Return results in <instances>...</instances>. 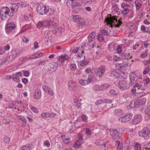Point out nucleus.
I'll list each match as a JSON object with an SVG mask.
<instances>
[{"label":"nucleus","instance_id":"52","mask_svg":"<svg viewBox=\"0 0 150 150\" xmlns=\"http://www.w3.org/2000/svg\"><path fill=\"white\" fill-rule=\"evenodd\" d=\"M121 6L122 8H125V7H130L129 5V4L125 3H122L121 4Z\"/></svg>","mask_w":150,"mask_h":150},{"label":"nucleus","instance_id":"20","mask_svg":"<svg viewBox=\"0 0 150 150\" xmlns=\"http://www.w3.org/2000/svg\"><path fill=\"white\" fill-rule=\"evenodd\" d=\"M69 58V57L67 54H64L60 56L58 58V60L59 62H63L65 60H67Z\"/></svg>","mask_w":150,"mask_h":150},{"label":"nucleus","instance_id":"29","mask_svg":"<svg viewBox=\"0 0 150 150\" xmlns=\"http://www.w3.org/2000/svg\"><path fill=\"white\" fill-rule=\"evenodd\" d=\"M32 145L27 144L25 145L22 146L21 147V150H29L32 148Z\"/></svg>","mask_w":150,"mask_h":150},{"label":"nucleus","instance_id":"2","mask_svg":"<svg viewBox=\"0 0 150 150\" xmlns=\"http://www.w3.org/2000/svg\"><path fill=\"white\" fill-rule=\"evenodd\" d=\"M106 69L105 67L103 65L96 67L94 69V71L96 76L99 78L102 77L105 74Z\"/></svg>","mask_w":150,"mask_h":150},{"label":"nucleus","instance_id":"38","mask_svg":"<svg viewBox=\"0 0 150 150\" xmlns=\"http://www.w3.org/2000/svg\"><path fill=\"white\" fill-rule=\"evenodd\" d=\"M24 19L28 21H30L31 19V16L29 14H25L24 16Z\"/></svg>","mask_w":150,"mask_h":150},{"label":"nucleus","instance_id":"37","mask_svg":"<svg viewBox=\"0 0 150 150\" xmlns=\"http://www.w3.org/2000/svg\"><path fill=\"white\" fill-rule=\"evenodd\" d=\"M44 21H40L37 24V26L38 28H42L44 27Z\"/></svg>","mask_w":150,"mask_h":150},{"label":"nucleus","instance_id":"13","mask_svg":"<svg viewBox=\"0 0 150 150\" xmlns=\"http://www.w3.org/2000/svg\"><path fill=\"white\" fill-rule=\"evenodd\" d=\"M133 114L132 113H127L123 117L119 119V120L121 122H126L131 119Z\"/></svg>","mask_w":150,"mask_h":150},{"label":"nucleus","instance_id":"56","mask_svg":"<svg viewBox=\"0 0 150 150\" xmlns=\"http://www.w3.org/2000/svg\"><path fill=\"white\" fill-rule=\"evenodd\" d=\"M118 143L117 149L118 150H122V144L120 143V142L118 141Z\"/></svg>","mask_w":150,"mask_h":150},{"label":"nucleus","instance_id":"54","mask_svg":"<svg viewBox=\"0 0 150 150\" xmlns=\"http://www.w3.org/2000/svg\"><path fill=\"white\" fill-rule=\"evenodd\" d=\"M96 34L94 32H92L90 34L89 37L91 38V39H93L96 36Z\"/></svg>","mask_w":150,"mask_h":150},{"label":"nucleus","instance_id":"64","mask_svg":"<svg viewBox=\"0 0 150 150\" xmlns=\"http://www.w3.org/2000/svg\"><path fill=\"white\" fill-rule=\"evenodd\" d=\"M71 68L74 70L76 67V66L75 64H72L70 65Z\"/></svg>","mask_w":150,"mask_h":150},{"label":"nucleus","instance_id":"61","mask_svg":"<svg viewBox=\"0 0 150 150\" xmlns=\"http://www.w3.org/2000/svg\"><path fill=\"white\" fill-rule=\"evenodd\" d=\"M79 47H76L74 49H73V53L76 54L77 53L79 50Z\"/></svg>","mask_w":150,"mask_h":150},{"label":"nucleus","instance_id":"39","mask_svg":"<svg viewBox=\"0 0 150 150\" xmlns=\"http://www.w3.org/2000/svg\"><path fill=\"white\" fill-rule=\"evenodd\" d=\"M145 90L144 89V90H140L141 91H139V92H138L137 94H139L140 96H143L145 95L147 93V91H145Z\"/></svg>","mask_w":150,"mask_h":150},{"label":"nucleus","instance_id":"35","mask_svg":"<svg viewBox=\"0 0 150 150\" xmlns=\"http://www.w3.org/2000/svg\"><path fill=\"white\" fill-rule=\"evenodd\" d=\"M57 28V24L54 22H52L51 23V28H50V30L52 31Z\"/></svg>","mask_w":150,"mask_h":150},{"label":"nucleus","instance_id":"26","mask_svg":"<svg viewBox=\"0 0 150 150\" xmlns=\"http://www.w3.org/2000/svg\"><path fill=\"white\" fill-rule=\"evenodd\" d=\"M110 86V84L109 83H105L102 85H100V91H103L105 90Z\"/></svg>","mask_w":150,"mask_h":150},{"label":"nucleus","instance_id":"55","mask_svg":"<svg viewBox=\"0 0 150 150\" xmlns=\"http://www.w3.org/2000/svg\"><path fill=\"white\" fill-rule=\"evenodd\" d=\"M88 63V61H85L82 62L80 64L81 66H84L86 65Z\"/></svg>","mask_w":150,"mask_h":150},{"label":"nucleus","instance_id":"48","mask_svg":"<svg viewBox=\"0 0 150 150\" xmlns=\"http://www.w3.org/2000/svg\"><path fill=\"white\" fill-rule=\"evenodd\" d=\"M71 139L68 138L65 139H63V142L66 144H68L70 142Z\"/></svg>","mask_w":150,"mask_h":150},{"label":"nucleus","instance_id":"60","mask_svg":"<svg viewBox=\"0 0 150 150\" xmlns=\"http://www.w3.org/2000/svg\"><path fill=\"white\" fill-rule=\"evenodd\" d=\"M118 22L115 25V26L117 28L119 27L122 23V22L120 20H118Z\"/></svg>","mask_w":150,"mask_h":150},{"label":"nucleus","instance_id":"43","mask_svg":"<svg viewBox=\"0 0 150 150\" xmlns=\"http://www.w3.org/2000/svg\"><path fill=\"white\" fill-rule=\"evenodd\" d=\"M134 148L135 150H141V146L140 144L137 142L136 143L134 146Z\"/></svg>","mask_w":150,"mask_h":150},{"label":"nucleus","instance_id":"49","mask_svg":"<svg viewBox=\"0 0 150 150\" xmlns=\"http://www.w3.org/2000/svg\"><path fill=\"white\" fill-rule=\"evenodd\" d=\"M113 59L115 61H119L122 60L121 58H120V55H119V57H118L116 56H114L113 57Z\"/></svg>","mask_w":150,"mask_h":150},{"label":"nucleus","instance_id":"25","mask_svg":"<svg viewBox=\"0 0 150 150\" xmlns=\"http://www.w3.org/2000/svg\"><path fill=\"white\" fill-rule=\"evenodd\" d=\"M15 57L13 54H11L10 55H8L6 58L5 62H6V63L10 62Z\"/></svg>","mask_w":150,"mask_h":150},{"label":"nucleus","instance_id":"59","mask_svg":"<svg viewBox=\"0 0 150 150\" xmlns=\"http://www.w3.org/2000/svg\"><path fill=\"white\" fill-rule=\"evenodd\" d=\"M87 117L84 115H82L81 117V119L83 121L86 122L87 120Z\"/></svg>","mask_w":150,"mask_h":150},{"label":"nucleus","instance_id":"58","mask_svg":"<svg viewBox=\"0 0 150 150\" xmlns=\"http://www.w3.org/2000/svg\"><path fill=\"white\" fill-rule=\"evenodd\" d=\"M31 109L33 112L36 113H38V110L37 108L35 107H31Z\"/></svg>","mask_w":150,"mask_h":150},{"label":"nucleus","instance_id":"30","mask_svg":"<svg viewBox=\"0 0 150 150\" xmlns=\"http://www.w3.org/2000/svg\"><path fill=\"white\" fill-rule=\"evenodd\" d=\"M145 117H148V119L150 118V105L148 106L146 110Z\"/></svg>","mask_w":150,"mask_h":150},{"label":"nucleus","instance_id":"50","mask_svg":"<svg viewBox=\"0 0 150 150\" xmlns=\"http://www.w3.org/2000/svg\"><path fill=\"white\" fill-rule=\"evenodd\" d=\"M116 66L117 68L119 70L122 69L124 70V69L123 68H124V67H123V66H122V65L121 64H117Z\"/></svg>","mask_w":150,"mask_h":150},{"label":"nucleus","instance_id":"8","mask_svg":"<svg viewBox=\"0 0 150 150\" xmlns=\"http://www.w3.org/2000/svg\"><path fill=\"white\" fill-rule=\"evenodd\" d=\"M146 101V99L144 98L139 99L134 101L133 104H131V106H132V107L133 108V105L135 108H137L139 106L145 104Z\"/></svg>","mask_w":150,"mask_h":150},{"label":"nucleus","instance_id":"17","mask_svg":"<svg viewBox=\"0 0 150 150\" xmlns=\"http://www.w3.org/2000/svg\"><path fill=\"white\" fill-rule=\"evenodd\" d=\"M19 76L21 77L22 76V74L21 72L16 73L14 76H12V79L15 81L19 82L20 81V79L19 77Z\"/></svg>","mask_w":150,"mask_h":150},{"label":"nucleus","instance_id":"5","mask_svg":"<svg viewBox=\"0 0 150 150\" xmlns=\"http://www.w3.org/2000/svg\"><path fill=\"white\" fill-rule=\"evenodd\" d=\"M112 139L115 141L117 144H118V140L122 136V134L120 132V130L116 129H112Z\"/></svg>","mask_w":150,"mask_h":150},{"label":"nucleus","instance_id":"51","mask_svg":"<svg viewBox=\"0 0 150 150\" xmlns=\"http://www.w3.org/2000/svg\"><path fill=\"white\" fill-rule=\"evenodd\" d=\"M98 39L100 41H101L103 40V37L101 34H99L97 36Z\"/></svg>","mask_w":150,"mask_h":150},{"label":"nucleus","instance_id":"62","mask_svg":"<svg viewBox=\"0 0 150 150\" xmlns=\"http://www.w3.org/2000/svg\"><path fill=\"white\" fill-rule=\"evenodd\" d=\"M102 101V99L98 100L96 101L95 102V104L97 105L101 104V103H103Z\"/></svg>","mask_w":150,"mask_h":150},{"label":"nucleus","instance_id":"46","mask_svg":"<svg viewBox=\"0 0 150 150\" xmlns=\"http://www.w3.org/2000/svg\"><path fill=\"white\" fill-rule=\"evenodd\" d=\"M110 95H117V93L116 92L114 89H111L109 92Z\"/></svg>","mask_w":150,"mask_h":150},{"label":"nucleus","instance_id":"12","mask_svg":"<svg viewBox=\"0 0 150 150\" xmlns=\"http://www.w3.org/2000/svg\"><path fill=\"white\" fill-rule=\"evenodd\" d=\"M46 9V7L42 4H39L37 8L38 12L41 15L45 14Z\"/></svg>","mask_w":150,"mask_h":150},{"label":"nucleus","instance_id":"57","mask_svg":"<svg viewBox=\"0 0 150 150\" xmlns=\"http://www.w3.org/2000/svg\"><path fill=\"white\" fill-rule=\"evenodd\" d=\"M122 47L120 46L119 45L117 48V50L118 53H120L122 52Z\"/></svg>","mask_w":150,"mask_h":150},{"label":"nucleus","instance_id":"23","mask_svg":"<svg viewBox=\"0 0 150 150\" xmlns=\"http://www.w3.org/2000/svg\"><path fill=\"white\" fill-rule=\"evenodd\" d=\"M108 30H109V31H110V29L106 28L101 30H100L101 34H103L105 35H110L109 34H111V33H110L109 32H108Z\"/></svg>","mask_w":150,"mask_h":150},{"label":"nucleus","instance_id":"14","mask_svg":"<svg viewBox=\"0 0 150 150\" xmlns=\"http://www.w3.org/2000/svg\"><path fill=\"white\" fill-rule=\"evenodd\" d=\"M134 74L135 72H131L130 74L131 76L130 77V79L127 81L128 82L130 85V84L131 85L134 84L138 79L137 78L135 77V75Z\"/></svg>","mask_w":150,"mask_h":150},{"label":"nucleus","instance_id":"47","mask_svg":"<svg viewBox=\"0 0 150 150\" xmlns=\"http://www.w3.org/2000/svg\"><path fill=\"white\" fill-rule=\"evenodd\" d=\"M150 69L149 67H147L145 69L144 71L143 72V74L144 75L146 74L149 72V71Z\"/></svg>","mask_w":150,"mask_h":150},{"label":"nucleus","instance_id":"21","mask_svg":"<svg viewBox=\"0 0 150 150\" xmlns=\"http://www.w3.org/2000/svg\"><path fill=\"white\" fill-rule=\"evenodd\" d=\"M83 78L84 79H80L79 80V83L80 84L83 86H85L86 84L89 83L84 76Z\"/></svg>","mask_w":150,"mask_h":150},{"label":"nucleus","instance_id":"19","mask_svg":"<svg viewBox=\"0 0 150 150\" xmlns=\"http://www.w3.org/2000/svg\"><path fill=\"white\" fill-rule=\"evenodd\" d=\"M110 76L114 79H117L119 78L120 76V74L116 71H112L110 74Z\"/></svg>","mask_w":150,"mask_h":150},{"label":"nucleus","instance_id":"10","mask_svg":"<svg viewBox=\"0 0 150 150\" xmlns=\"http://www.w3.org/2000/svg\"><path fill=\"white\" fill-rule=\"evenodd\" d=\"M142 120V116L141 114H138L135 115L132 121V124L136 125L139 123Z\"/></svg>","mask_w":150,"mask_h":150},{"label":"nucleus","instance_id":"28","mask_svg":"<svg viewBox=\"0 0 150 150\" xmlns=\"http://www.w3.org/2000/svg\"><path fill=\"white\" fill-rule=\"evenodd\" d=\"M19 6L16 4H13L10 8L11 10H12V12L15 13L17 12L19 8Z\"/></svg>","mask_w":150,"mask_h":150},{"label":"nucleus","instance_id":"41","mask_svg":"<svg viewBox=\"0 0 150 150\" xmlns=\"http://www.w3.org/2000/svg\"><path fill=\"white\" fill-rule=\"evenodd\" d=\"M84 52L83 51H82V54H78V57L80 58V60L82 61L84 60L85 59V57L84 56H83L82 54V53H84Z\"/></svg>","mask_w":150,"mask_h":150},{"label":"nucleus","instance_id":"53","mask_svg":"<svg viewBox=\"0 0 150 150\" xmlns=\"http://www.w3.org/2000/svg\"><path fill=\"white\" fill-rule=\"evenodd\" d=\"M4 142L7 144H8L10 142V139L8 137H6L4 138Z\"/></svg>","mask_w":150,"mask_h":150},{"label":"nucleus","instance_id":"9","mask_svg":"<svg viewBox=\"0 0 150 150\" xmlns=\"http://www.w3.org/2000/svg\"><path fill=\"white\" fill-rule=\"evenodd\" d=\"M114 20L116 22L117 21V19L116 18L115 16H108L105 18V22L107 23V25L110 26V27H112Z\"/></svg>","mask_w":150,"mask_h":150},{"label":"nucleus","instance_id":"3","mask_svg":"<svg viewBox=\"0 0 150 150\" xmlns=\"http://www.w3.org/2000/svg\"><path fill=\"white\" fill-rule=\"evenodd\" d=\"M70 18L73 22L81 25H84L85 24L84 19L83 18H81L79 15L72 16Z\"/></svg>","mask_w":150,"mask_h":150},{"label":"nucleus","instance_id":"42","mask_svg":"<svg viewBox=\"0 0 150 150\" xmlns=\"http://www.w3.org/2000/svg\"><path fill=\"white\" fill-rule=\"evenodd\" d=\"M130 9L128 8H125L122 11L123 14L127 15L129 12Z\"/></svg>","mask_w":150,"mask_h":150},{"label":"nucleus","instance_id":"31","mask_svg":"<svg viewBox=\"0 0 150 150\" xmlns=\"http://www.w3.org/2000/svg\"><path fill=\"white\" fill-rule=\"evenodd\" d=\"M75 83H73L71 81H69L68 83V86L69 88V89H71L72 88H74L75 87Z\"/></svg>","mask_w":150,"mask_h":150},{"label":"nucleus","instance_id":"18","mask_svg":"<svg viewBox=\"0 0 150 150\" xmlns=\"http://www.w3.org/2000/svg\"><path fill=\"white\" fill-rule=\"evenodd\" d=\"M84 76L88 81L89 83H90L91 81H94L95 79V76L93 74H90V75L88 74V75H86Z\"/></svg>","mask_w":150,"mask_h":150},{"label":"nucleus","instance_id":"33","mask_svg":"<svg viewBox=\"0 0 150 150\" xmlns=\"http://www.w3.org/2000/svg\"><path fill=\"white\" fill-rule=\"evenodd\" d=\"M51 21H44V27L45 28H51Z\"/></svg>","mask_w":150,"mask_h":150},{"label":"nucleus","instance_id":"4","mask_svg":"<svg viewBox=\"0 0 150 150\" xmlns=\"http://www.w3.org/2000/svg\"><path fill=\"white\" fill-rule=\"evenodd\" d=\"M148 128L146 127L144 128L138 133L139 135L143 137L145 139H148L150 138L149 132Z\"/></svg>","mask_w":150,"mask_h":150},{"label":"nucleus","instance_id":"22","mask_svg":"<svg viewBox=\"0 0 150 150\" xmlns=\"http://www.w3.org/2000/svg\"><path fill=\"white\" fill-rule=\"evenodd\" d=\"M54 10L53 8H46L45 14L48 16H50L53 14L54 13Z\"/></svg>","mask_w":150,"mask_h":150},{"label":"nucleus","instance_id":"44","mask_svg":"<svg viewBox=\"0 0 150 150\" xmlns=\"http://www.w3.org/2000/svg\"><path fill=\"white\" fill-rule=\"evenodd\" d=\"M86 133L88 136H90L91 133V129L88 128H87L86 129Z\"/></svg>","mask_w":150,"mask_h":150},{"label":"nucleus","instance_id":"11","mask_svg":"<svg viewBox=\"0 0 150 150\" xmlns=\"http://www.w3.org/2000/svg\"><path fill=\"white\" fill-rule=\"evenodd\" d=\"M129 83L127 81H123L119 84L120 89L121 90L127 89L129 88Z\"/></svg>","mask_w":150,"mask_h":150},{"label":"nucleus","instance_id":"36","mask_svg":"<svg viewBox=\"0 0 150 150\" xmlns=\"http://www.w3.org/2000/svg\"><path fill=\"white\" fill-rule=\"evenodd\" d=\"M135 5L136 6L137 10L139 9L142 5V4L141 2L137 1H135Z\"/></svg>","mask_w":150,"mask_h":150},{"label":"nucleus","instance_id":"34","mask_svg":"<svg viewBox=\"0 0 150 150\" xmlns=\"http://www.w3.org/2000/svg\"><path fill=\"white\" fill-rule=\"evenodd\" d=\"M73 146L76 149H79L81 147V142H79L78 141L76 142L74 144Z\"/></svg>","mask_w":150,"mask_h":150},{"label":"nucleus","instance_id":"24","mask_svg":"<svg viewBox=\"0 0 150 150\" xmlns=\"http://www.w3.org/2000/svg\"><path fill=\"white\" fill-rule=\"evenodd\" d=\"M135 86L136 88V91H137V93H138V92H139V91H141L140 90H144V87L142 85L141 86L139 85L138 83L135 84Z\"/></svg>","mask_w":150,"mask_h":150},{"label":"nucleus","instance_id":"32","mask_svg":"<svg viewBox=\"0 0 150 150\" xmlns=\"http://www.w3.org/2000/svg\"><path fill=\"white\" fill-rule=\"evenodd\" d=\"M122 113V110L120 109H116L114 112V114L117 116H120Z\"/></svg>","mask_w":150,"mask_h":150},{"label":"nucleus","instance_id":"7","mask_svg":"<svg viewBox=\"0 0 150 150\" xmlns=\"http://www.w3.org/2000/svg\"><path fill=\"white\" fill-rule=\"evenodd\" d=\"M16 28V25L13 22H8L5 27L6 32L7 34L13 33Z\"/></svg>","mask_w":150,"mask_h":150},{"label":"nucleus","instance_id":"45","mask_svg":"<svg viewBox=\"0 0 150 150\" xmlns=\"http://www.w3.org/2000/svg\"><path fill=\"white\" fill-rule=\"evenodd\" d=\"M141 29L142 30L144 31L145 32L149 33V29H147L146 30V28L144 25H142L141 27Z\"/></svg>","mask_w":150,"mask_h":150},{"label":"nucleus","instance_id":"40","mask_svg":"<svg viewBox=\"0 0 150 150\" xmlns=\"http://www.w3.org/2000/svg\"><path fill=\"white\" fill-rule=\"evenodd\" d=\"M100 85L98 84H95L92 87L93 90L95 91L98 90L100 91Z\"/></svg>","mask_w":150,"mask_h":150},{"label":"nucleus","instance_id":"16","mask_svg":"<svg viewBox=\"0 0 150 150\" xmlns=\"http://www.w3.org/2000/svg\"><path fill=\"white\" fill-rule=\"evenodd\" d=\"M41 96V93L40 90L39 88L36 89L33 94L34 98L36 100H38L40 98Z\"/></svg>","mask_w":150,"mask_h":150},{"label":"nucleus","instance_id":"63","mask_svg":"<svg viewBox=\"0 0 150 150\" xmlns=\"http://www.w3.org/2000/svg\"><path fill=\"white\" fill-rule=\"evenodd\" d=\"M48 90L47 91V93H48L49 94L52 95L53 94V92L50 88V89H48Z\"/></svg>","mask_w":150,"mask_h":150},{"label":"nucleus","instance_id":"6","mask_svg":"<svg viewBox=\"0 0 150 150\" xmlns=\"http://www.w3.org/2000/svg\"><path fill=\"white\" fill-rule=\"evenodd\" d=\"M66 4L68 7L72 8L79 7L81 6L80 3L77 0H67Z\"/></svg>","mask_w":150,"mask_h":150},{"label":"nucleus","instance_id":"15","mask_svg":"<svg viewBox=\"0 0 150 150\" xmlns=\"http://www.w3.org/2000/svg\"><path fill=\"white\" fill-rule=\"evenodd\" d=\"M120 55L122 60H124L127 59V61H133V60H132V57L130 55V53L128 54L123 53L120 54Z\"/></svg>","mask_w":150,"mask_h":150},{"label":"nucleus","instance_id":"1","mask_svg":"<svg viewBox=\"0 0 150 150\" xmlns=\"http://www.w3.org/2000/svg\"><path fill=\"white\" fill-rule=\"evenodd\" d=\"M9 11V8L7 7H4L2 8V11L1 12V18L3 20H7L8 19V16H12L13 13H8V11Z\"/></svg>","mask_w":150,"mask_h":150},{"label":"nucleus","instance_id":"27","mask_svg":"<svg viewBox=\"0 0 150 150\" xmlns=\"http://www.w3.org/2000/svg\"><path fill=\"white\" fill-rule=\"evenodd\" d=\"M52 32L54 34H55L57 36H59L62 33V30L61 28H57L52 30Z\"/></svg>","mask_w":150,"mask_h":150}]
</instances>
